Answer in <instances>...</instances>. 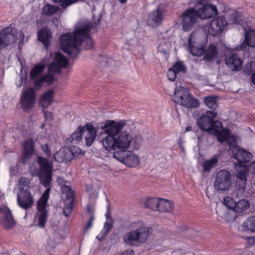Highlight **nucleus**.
I'll use <instances>...</instances> for the list:
<instances>
[{"mask_svg": "<svg viewBox=\"0 0 255 255\" xmlns=\"http://www.w3.org/2000/svg\"><path fill=\"white\" fill-rule=\"evenodd\" d=\"M180 147L181 148V149L183 151H184L185 149H184V147L182 145V144H180Z\"/></svg>", "mask_w": 255, "mask_h": 255, "instance_id": "052dcab7", "label": "nucleus"}, {"mask_svg": "<svg viewBox=\"0 0 255 255\" xmlns=\"http://www.w3.org/2000/svg\"><path fill=\"white\" fill-rule=\"evenodd\" d=\"M126 126L124 121H109L101 127L105 134L101 142L106 150L124 151L130 147L135 150L140 147L142 142V137L139 135L133 136L131 130L126 129Z\"/></svg>", "mask_w": 255, "mask_h": 255, "instance_id": "f257e3e1", "label": "nucleus"}, {"mask_svg": "<svg viewBox=\"0 0 255 255\" xmlns=\"http://www.w3.org/2000/svg\"><path fill=\"white\" fill-rule=\"evenodd\" d=\"M191 38H192V41H194L195 43H203L206 42V36L202 30H194L189 37L188 43L191 41Z\"/></svg>", "mask_w": 255, "mask_h": 255, "instance_id": "cd10ccee", "label": "nucleus"}, {"mask_svg": "<svg viewBox=\"0 0 255 255\" xmlns=\"http://www.w3.org/2000/svg\"><path fill=\"white\" fill-rule=\"evenodd\" d=\"M25 78L23 77V75H21L19 76L18 81L16 83V85L17 87H20L23 83V81H25Z\"/></svg>", "mask_w": 255, "mask_h": 255, "instance_id": "8fccbe9b", "label": "nucleus"}, {"mask_svg": "<svg viewBox=\"0 0 255 255\" xmlns=\"http://www.w3.org/2000/svg\"><path fill=\"white\" fill-rule=\"evenodd\" d=\"M38 39L41 41L47 49L52 36L50 30L46 28L39 30L37 33Z\"/></svg>", "mask_w": 255, "mask_h": 255, "instance_id": "bb28decb", "label": "nucleus"}, {"mask_svg": "<svg viewBox=\"0 0 255 255\" xmlns=\"http://www.w3.org/2000/svg\"><path fill=\"white\" fill-rule=\"evenodd\" d=\"M97 130L92 125H87L83 127V134L86 144L88 146L92 145L97 135Z\"/></svg>", "mask_w": 255, "mask_h": 255, "instance_id": "5701e85b", "label": "nucleus"}, {"mask_svg": "<svg viewBox=\"0 0 255 255\" xmlns=\"http://www.w3.org/2000/svg\"><path fill=\"white\" fill-rule=\"evenodd\" d=\"M71 151L69 148L62 147L54 155L55 160L61 162L70 161L71 160Z\"/></svg>", "mask_w": 255, "mask_h": 255, "instance_id": "b1692460", "label": "nucleus"}, {"mask_svg": "<svg viewBox=\"0 0 255 255\" xmlns=\"http://www.w3.org/2000/svg\"><path fill=\"white\" fill-rule=\"evenodd\" d=\"M244 230L247 232H255V217L251 216L247 219L243 225Z\"/></svg>", "mask_w": 255, "mask_h": 255, "instance_id": "c9c22d12", "label": "nucleus"}, {"mask_svg": "<svg viewBox=\"0 0 255 255\" xmlns=\"http://www.w3.org/2000/svg\"><path fill=\"white\" fill-rule=\"evenodd\" d=\"M190 40L191 41L190 43H188V47L190 53L193 55L197 56L202 55L204 52V46L206 43H195L193 41H192V38Z\"/></svg>", "mask_w": 255, "mask_h": 255, "instance_id": "a878e982", "label": "nucleus"}, {"mask_svg": "<svg viewBox=\"0 0 255 255\" xmlns=\"http://www.w3.org/2000/svg\"><path fill=\"white\" fill-rule=\"evenodd\" d=\"M40 147L43 152L47 156L49 157L50 155H51V151L47 143L41 144Z\"/></svg>", "mask_w": 255, "mask_h": 255, "instance_id": "49530a36", "label": "nucleus"}, {"mask_svg": "<svg viewBox=\"0 0 255 255\" xmlns=\"http://www.w3.org/2000/svg\"><path fill=\"white\" fill-rule=\"evenodd\" d=\"M128 228L129 231L124 235L123 240L131 246L145 243L152 232V229L141 220L132 222Z\"/></svg>", "mask_w": 255, "mask_h": 255, "instance_id": "0eeeda50", "label": "nucleus"}, {"mask_svg": "<svg viewBox=\"0 0 255 255\" xmlns=\"http://www.w3.org/2000/svg\"><path fill=\"white\" fill-rule=\"evenodd\" d=\"M17 34L19 35V40L22 41L24 37V34L21 31H19L18 33H17Z\"/></svg>", "mask_w": 255, "mask_h": 255, "instance_id": "864d4df0", "label": "nucleus"}, {"mask_svg": "<svg viewBox=\"0 0 255 255\" xmlns=\"http://www.w3.org/2000/svg\"><path fill=\"white\" fill-rule=\"evenodd\" d=\"M59 8L57 6L47 4L43 8L42 13L46 15H51L57 12Z\"/></svg>", "mask_w": 255, "mask_h": 255, "instance_id": "e433bc0d", "label": "nucleus"}, {"mask_svg": "<svg viewBox=\"0 0 255 255\" xmlns=\"http://www.w3.org/2000/svg\"><path fill=\"white\" fill-rule=\"evenodd\" d=\"M30 184V180L28 178L22 177L19 179L15 190L17 192H29L27 189Z\"/></svg>", "mask_w": 255, "mask_h": 255, "instance_id": "2f4dec72", "label": "nucleus"}, {"mask_svg": "<svg viewBox=\"0 0 255 255\" xmlns=\"http://www.w3.org/2000/svg\"><path fill=\"white\" fill-rule=\"evenodd\" d=\"M204 59L211 60L216 57L218 52L216 46L214 45H210L206 50H204Z\"/></svg>", "mask_w": 255, "mask_h": 255, "instance_id": "473e14b6", "label": "nucleus"}, {"mask_svg": "<svg viewBox=\"0 0 255 255\" xmlns=\"http://www.w3.org/2000/svg\"><path fill=\"white\" fill-rule=\"evenodd\" d=\"M219 160V155H214L211 158L206 160L202 163L204 172H209L213 167L216 166Z\"/></svg>", "mask_w": 255, "mask_h": 255, "instance_id": "c756f323", "label": "nucleus"}, {"mask_svg": "<svg viewBox=\"0 0 255 255\" xmlns=\"http://www.w3.org/2000/svg\"><path fill=\"white\" fill-rule=\"evenodd\" d=\"M17 204L21 209L28 210L31 208L34 203L33 197L29 192H16Z\"/></svg>", "mask_w": 255, "mask_h": 255, "instance_id": "a211bd4d", "label": "nucleus"}, {"mask_svg": "<svg viewBox=\"0 0 255 255\" xmlns=\"http://www.w3.org/2000/svg\"><path fill=\"white\" fill-rule=\"evenodd\" d=\"M251 80H252V83L255 86V72L252 74V75L251 76Z\"/></svg>", "mask_w": 255, "mask_h": 255, "instance_id": "5fc2aeb1", "label": "nucleus"}, {"mask_svg": "<svg viewBox=\"0 0 255 255\" xmlns=\"http://www.w3.org/2000/svg\"><path fill=\"white\" fill-rule=\"evenodd\" d=\"M192 130V127L188 126L186 128L185 131H190Z\"/></svg>", "mask_w": 255, "mask_h": 255, "instance_id": "13d9d810", "label": "nucleus"}, {"mask_svg": "<svg viewBox=\"0 0 255 255\" xmlns=\"http://www.w3.org/2000/svg\"><path fill=\"white\" fill-rule=\"evenodd\" d=\"M55 60L56 62L49 65L48 73H43L45 65L43 64L37 65L31 69L30 79L35 89H40L45 84H51L54 80L53 74L59 72L61 68L68 64L67 58L60 52L55 54Z\"/></svg>", "mask_w": 255, "mask_h": 255, "instance_id": "20e7f679", "label": "nucleus"}, {"mask_svg": "<svg viewBox=\"0 0 255 255\" xmlns=\"http://www.w3.org/2000/svg\"><path fill=\"white\" fill-rule=\"evenodd\" d=\"M163 9L158 6L149 13L147 20L148 24L153 27L158 26L163 19Z\"/></svg>", "mask_w": 255, "mask_h": 255, "instance_id": "6ab92c4d", "label": "nucleus"}, {"mask_svg": "<svg viewBox=\"0 0 255 255\" xmlns=\"http://www.w3.org/2000/svg\"><path fill=\"white\" fill-rule=\"evenodd\" d=\"M69 149L71 153V160H72L73 157H79L80 155L84 154V152L77 146H72Z\"/></svg>", "mask_w": 255, "mask_h": 255, "instance_id": "a19ab883", "label": "nucleus"}, {"mask_svg": "<svg viewBox=\"0 0 255 255\" xmlns=\"http://www.w3.org/2000/svg\"><path fill=\"white\" fill-rule=\"evenodd\" d=\"M35 143L32 139H28L23 143V151L21 158V162L26 164L33 154Z\"/></svg>", "mask_w": 255, "mask_h": 255, "instance_id": "aec40b11", "label": "nucleus"}, {"mask_svg": "<svg viewBox=\"0 0 255 255\" xmlns=\"http://www.w3.org/2000/svg\"><path fill=\"white\" fill-rule=\"evenodd\" d=\"M197 15L201 19H209L218 14V9L216 5L206 4L196 9Z\"/></svg>", "mask_w": 255, "mask_h": 255, "instance_id": "f3484780", "label": "nucleus"}, {"mask_svg": "<svg viewBox=\"0 0 255 255\" xmlns=\"http://www.w3.org/2000/svg\"><path fill=\"white\" fill-rule=\"evenodd\" d=\"M228 22L225 17L219 16L211 21L207 28V32L212 36L218 35L226 30Z\"/></svg>", "mask_w": 255, "mask_h": 255, "instance_id": "f8f14e48", "label": "nucleus"}, {"mask_svg": "<svg viewBox=\"0 0 255 255\" xmlns=\"http://www.w3.org/2000/svg\"><path fill=\"white\" fill-rule=\"evenodd\" d=\"M121 3H126L128 0H119Z\"/></svg>", "mask_w": 255, "mask_h": 255, "instance_id": "bf43d9fd", "label": "nucleus"}, {"mask_svg": "<svg viewBox=\"0 0 255 255\" xmlns=\"http://www.w3.org/2000/svg\"><path fill=\"white\" fill-rule=\"evenodd\" d=\"M44 115L45 117V119L47 120H52V115H51V113L46 112V111H44Z\"/></svg>", "mask_w": 255, "mask_h": 255, "instance_id": "603ef678", "label": "nucleus"}, {"mask_svg": "<svg viewBox=\"0 0 255 255\" xmlns=\"http://www.w3.org/2000/svg\"><path fill=\"white\" fill-rule=\"evenodd\" d=\"M4 198V193L0 191V200L2 201Z\"/></svg>", "mask_w": 255, "mask_h": 255, "instance_id": "4d7b16f0", "label": "nucleus"}, {"mask_svg": "<svg viewBox=\"0 0 255 255\" xmlns=\"http://www.w3.org/2000/svg\"><path fill=\"white\" fill-rule=\"evenodd\" d=\"M173 100L178 105L189 108H196L199 106V101L194 98L189 90L182 86L176 87Z\"/></svg>", "mask_w": 255, "mask_h": 255, "instance_id": "6e6552de", "label": "nucleus"}, {"mask_svg": "<svg viewBox=\"0 0 255 255\" xmlns=\"http://www.w3.org/2000/svg\"><path fill=\"white\" fill-rule=\"evenodd\" d=\"M54 92L50 90L41 95L39 104L44 108H48L54 101Z\"/></svg>", "mask_w": 255, "mask_h": 255, "instance_id": "393cba45", "label": "nucleus"}, {"mask_svg": "<svg viewBox=\"0 0 255 255\" xmlns=\"http://www.w3.org/2000/svg\"><path fill=\"white\" fill-rule=\"evenodd\" d=\"M83 134V127H79L73 132L72 135L67 139V142L69 143H77L82 139V135Z\"/></svg>", "mask_w": 255, "mask_h": 255, "instance_id": "f704fd0d", "label": "nucleus"}, {"mask_svg": "<svg viewBox=\"0 0 255 255\" xmlns=\"http://www.w3.org/2000/svg\"><path fill=\"white\" fill-rule=\"evenodd\" d=\"M0 224L6 229H11L15 224L11 210L5 205L0 206Z\"/></svg>", "mask_w": 255, "mask_h": 255, "instance_id": "dca6fc26", "label": "nucleus"}, {"mask_svg": "<svg viewBox=\"0 0 255 255\" xmlns=\"http://www.w3.org/2000/svg\"><path fill=\"white\" fill-rule=\"evenodd\" d=\"M198 17L197 15L196 9L190 8L183 12L181 15L182 29L185 32L189 31L193 29L197 23Z\"/></svg>", "mask_w": 255, "mask_h": 255, "instance_id": "9d476101", "label": "nucleus"}, {"mask_svg": "<svg viewBox=\"0 0 255 255\" xmlns=\"http://www.w3.org/2000/svg\"><path fill=\"white\" fill-rule=\"evenodd\" d=\"M232 184L231 173L226 170H221L216 174L214 183L215 189L218 191H226Z\"/></svg>", "mask_w": 255, "mask_h": 255, "instance_id": "9b49d317", "label": "nucleus"}, {"mask_svg": "<svg viewBox=\"0 0 255 255\" xmlns=\"http://www.w3.org/2000/svg\"><path fill=\"white\" fill-rule=\"evenodd\" d=\"M217 113L214 111H208L205 115L199 118L197 124L201 129L215 134L218 140L223 142L228 139L230 133L228 129L223 128L221 122H214Z\"/></svg>", "mask_w": 255, "mask_h": 255, "instance_id": "423d86ee", "label": "nucleus"}, {"mask_svg": "<svg viewBox=\"0 0 255 255\" xmlns=\"http://www.w3.org/2000/svg\"><path fill=\"white\" fill-rule=\"evenodd\" d=\"M112 225L111 223L106 222L104 224L103 229L101 231L100 234L97 236V239L99 241H102L107 236L108 233L112 229Z\"/></svg>", "mask_w": 255, "mask_h": 255, "instance_id": "58836bf2", "label": "nucleus"}, {"mask_svg": "<svg viewBox=\"0 0 255 255\" xmlns=\"http://www.w3.org/2000/svg\"><path fill=\"white\" fill-rule=\"evenodd\" d=\"M159 198H148L144 200V205L146 208L153 211H157Z\"/></svg>", "mask_w": 255, "mask_h": 255, "instance_id": "72a5a7b5", "label": "nucleus"}, {"mask_svg": "<svg viewBox=\"0 0 255 255\" xmlns=\"http://www.w3.org/2000/svg\"><path fill=\"white\" fill-rule=\"evenodd\" d=\"M95 218L93 216H91L90 217L88 222L87 224V225L86 226V230H88L89 228H90L92 225H93V222Z\"/></svg>", "mask_w": 255, "mask_h": 255, "instance_id": "3c124183", "label": "nucleus"}, {"mask_svg": "<svg viewBox=\"0 0 255 255\" xmlns=\"http://www.w3.org/2000/svg\"><path fill=\"white\" fill-rule=\"evenodd\" d=\"M16 30L10 26L6 27L0 32V49L13 44L17 39L15 35Z\"/></svg>", "mask_w": 255, "mask_h": 255, "instance_id": "ddd939ff", "label": "nucleus"}, {"mask_svg": "<svg viewBox=\"0 0 255 255\" xmlns=\"http://www.w3.org/2000/svg\"><path fill=\"white\" fill-rule=\"evenodd\" d=\"M44 125H42L41 128H44Z\"/></svg>", "mask_w": 255, "mask_h": 255, "instance_id": "680f3d73", "label": "nucleus"}, {"mask_svg": "<svg viewBox=\"0 0 255 255\" xmlns=\"http://www.w3.org/2000/svg\"><path fill=\"white\" fill-rule=\"evenodd\" d=\"M29 171L32 176H38L40 178V170L36 167L35 164H31L29 166Z\"/></svg>", "mask_w": 255, "mask_h": 255, "instance_id": "c03bdc74", "label": "nucleus"}, {"mask_svg": "<svg viewBox=\"0 0 255 255\" xmlns=\"http://www.w3.org/2000/svg\"><path fill=\"white\" fill-rule=\"evenodd\" d=\"M98 23L87 20L79 21L75 26L73 33H67L60 38L62 50L72 57H76L80 52L79 46L83 45L86 49L93 46V41L90 32Z\"/></svg>", "mask_w": 255, "mask_h": 255, "instance_id": "f03ea898", "label": "nucleus"}, {"mask_svg": "<svg viewBox=\"0 0 255 255\" xmlns=\"http://www.w3.org/2000/svg\"><path fill=\"white\" fill-rule=\"evenodd\" d=\"M229 146L234 157L239 162L235 164L236 176L238 178L236 184L241 192H243L246 187V176L249 169V162L251 159L252 154L243 149H240L236 142L230 143Z\"/></svg>", "mask_w": 255, "mask_h": 255, "instance_id": "39448f33", "label": "nucleus"}, {"mask_svg": "<svg viewBox=\"0 0 255 255\" xmlns=\"http://www.w3.org/2000/svg\"><path fill=\"white\" fill-rule=\"evenodd\" d=\"M113 157L129 167H135L140 163L139 156L132 151L125 152L122 155H120L119 153H115Z\"/></svg>", "mask_w": 255, "mask_h": 255, "instance_id": "4468645a", "label": "nucleus"}, {"mask_svg": "<svg viewBox=\"0 0 255 255\" xmlns=\"http://www.w3.org/2000/svg\"><path fill=\"white\" fill-rule=\"evenodd\" d=\"M236 202L234 201V200L230 196H226L223 200V204L225 205L228 209H231L233 211L234 210Z\"/></svg>", "mask_w": 255, "mask_h": 255, "instance_id": "ea45409f", "label": "nucleus"}, {"mask_svg": "<svg viewBox=\"0 0 255 255\" xmlns=\"http://www.w3.org/2000/svg\"><path fill=\"white\" fill-rule=\"evenodd\" d=\"M158 204L157 211L160 212H169L173 209V203L168 200L159 198Z\"/></svg>", "mask_w": 255, "mask_h": 255, "instance_id": "c85d7f7f", "label": "nucleus"}, {"mask_svg": "<svg viewBox=\"0 0 255 255\" xmlns=\"http://www.w3.org/2000/svg\"><path fill=\"white\" fill-rule=\"evenodd\" d=\"M171 44L169 42H161L160 45H159V48L161 49V50L163 51V52H165L167 50H169L170 48Z\"/></svg>", "mask_w": 255, "mask_h": 255, "instance_id": "de8ad7c7", "label": "nucleus"}, {"mask_svg": "<svg viewBox=\"0 0 255 255\" xmlns=\"http://www.w3.org/2000/svg\"><path fill=\"white\" fill-rule=\"evenodd\" d=\"M250 207V204L249 201L245 199H242L236 203L234 211L238 214H242L246 212Z\"/></svg>", "mask_w": 255, "mask_h": 255, "instance_id": "7c9ffc66", "label": "nucleus"}, {"mask_svg": "<svg viewBox=\"0 0 255 255\" xmlns=\"http://www.w3.org/2000/svg\"><path fill=\"white\" fill-rule=\"evenodd\" d=\"M35 101V90L33 88H28L23 90L21 94L20 103L22 109L28 111L33 106Z\"/></svg>", "mask_w": 255, "mask_h": 255, "instance_id": "2eb2a0df", "label": "nucleus"}, {"mask_svg": "<svg viewBox=\"0 0 255 255\" xmlns=\"http://www.w3.org/2000/svg\"><path fill=\"white\" fill-rule=\"evenodd\" d=\"M231 19L232 20L233 23H237L241 24V21L242 20L241 18V14L239 13H234L231 15Z\"/></svg>", "mask_w": 255, "mask_h": 255, "instance_id": "37998d69", "label": "nucleus"}, {"mask_svg": "<svg viewBox=\"0 0 255 255\" xmlns=\"http://www.w3.org/2000/svg\"><path fill=\"white\" fill-rule=\"evenodd\" d=\"M250 168L253 169V172L255 173V161L253 162L249 166Z\"/></svg>", "mask_w": 255, "mask_h": 255, "instance_id": "6e6d98bb", "label": "nucleus"}, {"mask_svg": "<svg viewBox=\"0 0 255 255\" xmlns=\"http://www.w3.org/2000/svg\"><path fill=\"white\" fill-rule=\"evenodd\" d=\"M250 245H252L255 243V237H243Z\"/></svg>", "mask_w": 255, "mask_h": 255, "instance_id": "09e8293b", "label": "nucleus"}, {"mask_svg": "<svg viewBox=\"0 0 255 255\" xmlns=\"http://www.w3.org/2000/svg\"><path fill=\"white\" fill-rule=\"evenodd\" d=\"M225 62L227 66L232 71H239L242 67L243 61L237 55L234 54L226 55Z\"/></svg>", "mask_w": 255, "mask_h": 255, "instance_id": "412c9836", "label": "nucleus"}, {"mask_svg": "<svg viewBox=\"0 0 255 255\" xmlns=\"http://www.w3.org/2000/svg\"><path fill=\"white\" fill-rule=\"evenodd\" d=\"M177 73L179 72L184 73L186 71V67L181 62L175 63L171 67Z\"/></svg>", "mask_w": 255, "mask_h": 255, "instance_id": "79ce46f5", "label": "nucleus"}, {"mask_svg": "<svg viewBox=\"0 0 255 255\" xmlns=\"http://www.w3.org/2000/svg\"><path fill=\"white\" fill-rule=\"evenodd\" d=\"M176 74L177 73L172 68H170L167 71V76L170 81H173L176 77Z\"/></svg>", "mask_w": 255, "mask_h": 255, "instance_id": "a18cd8bd", "label": "nucleus"}, {"mask_svg": "<svg viewBox=\"0 0 255 255\" xmlns=\"http://www.w3.org/2000/svg\"><path fill=\"white\" fill-rule=\"evenodd\" d=\"M37 161L39 166L40 183L47 187V189L37 201V208L38 212L35 218L34 223L36 226L43 228L48 216L46 208L51 190L50 183L52 180L53 163L47 158L41 156H37Z\"/></svg>", "mask_w": 255, "mask_h": 255, "instance_id": "7ed1b4c3", "label": "nucleus"}, {"mask_svg": "<svg viewBox=\"0 0 255 255\" xmlns=\"http://www.w3.org/2000/svg\"><path fill=\"white\" fill-rule=\"evenodd\" d=\"M204 103L210 109L215 110L218 107L217 100L215 97H207L204 99Z\"/></svg>", "mask_w": 255, "mask_h": 255, "instance_id": "4c0bfd02", "label": "nucleus"}, {"mask_svg": "<svg viewBox=\"0 0 255 255\" xmlns=\"http://www.w3.org/2000/svg\"><path fill=\"white\" fill-rule=\"evenodd\" d=\"M58 184L61 187V191L63 198V213L66 217H68L71 213L74 205V192L69 186V183L64 180L61 177H58L57 179Z\"/></svg>", "mask_w": 255, "mask_h": 255, "instance_id": "1a4fd4ad", "label": "nucleus"}, {"mask_svg": "<svg viewBox=\"0 0 255 255\" xmlns=\"http://www.w3.org/2000/svg\"><path fill=\"white\" fill-rule=\"evenodd\" d=\"M249 46L255 47V30L251 29H245V40L240 45V47H237V50L243 49Z\"/></svg>", "mask_w": 255, "mask_h": 255, "instance_id": "4be33fe9", "label": "nucleus"}]
</instances>
